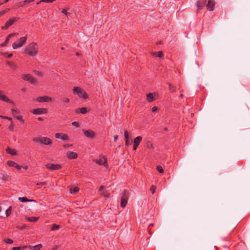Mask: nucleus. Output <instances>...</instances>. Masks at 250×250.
Instances as JSON below:
<instances>
[{
    "instance_id": "1",
    "label": "nucleus",
    "mask_w": 250,
    "mask_h": 250,
    "mask_svg": "<svg viewBox=\"0 0 250 250\" xmlns=\"http://www.w3.org/2000/svg\"><path fill=\"white\" fill-rule=\"evenodd\" d=\"M38 52V45L37 43L31 42L28 44L24 49V53L30 56H35Z\"/></svg>"
},
{
    "instance_id": "2",
    "label": "nucleus",
    "mask_w": 250,
    "mask_h": 250,
    "mask_svg": "<svg viewBox=\"0 0 250 250\" xmlns=\"http://www.w3.org/2000/svg\"><path fill=\"white\" fill-rule=\"evenodd\" d=\"M73 94L77 95L80 98L86 99L87 98V94L86 92L80 87H75L73 89Z\"/></svg>"
},
{
    "instance_id": "3",
    "label": "nucleus",
    "mask_w": 250,
    "mask_h": 250,
    "mask_svg": "<svg viewBox=\"0 0 250 250\" xmlns=\"http://www.w3.org/2000/svg\"><path fill=\"white\" fill-rule=\"evenodd\" d=\"M27 35H26L25 37L20 38L18 42H15L13 43V48L16 49L22 47L25 43L27 41Z\"/></svg>"
},
{
    "instance_id": "4",
    "label": "nucleus",
    "mask_w": 250,
    "mask_h": 250,
    "mask_svg": "<svg viewBox=\"0 0 250 250\" xmlns=\"http://www.w3.org/2000/svg\"><path fill=\"white\" fill-rule=\"evenodd\" d=\"M45 167L46 168L50 171H54L59 169H61L62 168V166L60 164H55L52 163H47L45 164Z\"/></svg>"
},
{
    "instance_id": "5",
    "label": "nucleus",
    "mask_w": 250,
    "mask_h": 250,
    "mask_svg": "<svg viewBox=\"0 0 250 250\" xmlns=\"http://www.w3.org/2000/svg\"><path fill=\"white\" fill-rule=\"evenodd\" d=\"M19 20V18L18 17H14L11 19H10L8 21H7L4 26L1 27V29L2 30H6L10 26L12 25L15 21H18Z\"/></svg>"
},
{
    "instance_id": "6",
    "label": "nucleus",
    "mask_w": 250,
    "mask_h": 250,
    "mask_svg": "<svg viewBox=\"0 0 250 250\" xmlns=\"http://www.w3.org/2000/svg\"><path fill=\"white\" fill-rule=\"evenodd\" d=\"M99 192L100 194L102 195L105 199H107L110 197V194L109 192V190L103 186H101L100 187Z\"/></svg>"
},
{
    "instance_id": "7",
    "label": "nucleus",
    "mask_w": 250,
    "mask_h": 250,
    "mask_svg": "<svg viewBox=\"0 0 250 250\" xmlns=\"http://www.w3.org/2000/svg\"><path fill=\"white\" fill-rule=\"evenodd\" d=\"M94 161L99 165H103L105 167H108L107 159L104 156L101 157L99 159H95L94 160Z\"/></svg>"
},
{
    "instance_id": "8",
    "label": "nucleus",
    "mask_w": 250,
    "mask_h": 250,
    "mask_svg": "<svg viewBox=\"0 0 250 250\" xmlns=\"http://www.w3.org/2000/svg\"><path fill=\"white\" fill-rule=\"evenodd\" d=\"M22 79L28 81L31 84H35L36 83V80L30 74H24L22 76Z\"/></svg>"
},
{
    "instance_id": "9",
    "label": "nucleus",
    "mask_w": 250,
    "mask_h": 250,
    "mask_svg": "<svg viewBox=\"0 0 250 250\" xmlns=\"http://www.w3.org/2000/svg\"><path fill=\"white\" fill-rule=\"evenodd\" d=\"M48 112L47 109L44 108H39L33 109L31 112L35 115H40L42 114H46Z\"/></svg>"
},
{
    "instance_id": "10",
    "label": "nucleus",
    "mask_w": 250,
    "mask_h": 250,
    "mask_svg": "<svg viewBox=\"0 0 250 250\" xmlns=\"http://www.w3.org/2000/svg\"><path fill=\"white\" fill-rule=\"evenodd\" d=\"M36 101L39 103L50 102L52 101V98L47 96L38 97L36 99Z\"/></svg>"
},
{
    "instance_id": "11",
    "label": "nucleus",
    "mask_w": 250,
    "mask_h": 250,
    "mask_svg": "<svg viewBox=\"0 0 250 250\" xmlns=\"http://www.w3.org/2000/svg\"><path fill=\"white\" fill-rule=\"evenodd\" d=\"M0 100L9 104H14L13 101L4 95L3 91L0 90Z\"/></svg>"
},
{
    "instance_id": "12",
    "label": "nucleus",
    "mask_w": 250,
    "mask_h": 250,
    "mask_svg": "<svg viewBox=\"0 0 250 250\" xmlns=\"http://www.w3.org/2000/svg\"><path fill=\"white\" fill-rule=\"evenodd\" d=\"M142 140V137L141 136H137L135 138H134L133 140V150H136L137 149V147L140 144Z\"/></svg>"
},
{
    "instance_id": "13",
    "label": "nucleus",
    "mask_w": 250,
    "mask_h": 250,
    "mask_svg": "<svg viewBox=\"0 0 250 250\" xmlns=\"http://www.w3.org/2000/svg\"><path fill=\"white\" fill-rule=\"evenodd\" d=\"M55 137L57 139H60L62 140H68L69 137L66 134L62 133H56L55 134Z\"/></svg>"
},
{
    "instance_id": "14",
    "label": "nucleus",
    "mask_w": 250,
    "mask_h": 250,
    "mask_svg": "<svg viewBox=\"0 0 250 250\" xmlns=\"http://www.w3.org/2000/svg\"><path fill=\"white\" fill-rule=\"evenodd\" d=\"M124 139L126 146H128L131 145V142H130L129 139V133L126 130H124Z\"/></svg>"
},
{
    "instance_id": "15",
    "label": "nucleus",
    "mask_w": 250,
    "mask_h": 250,
    "mask_svg": "<svg viewBox=\"0 0 250 250\" xmlns=\"http://www.w3.org/2000/svg\"><path fill=\"white\" fill-rule=\"evenodd\" d=\"M7 164L9 167H14L18 170H20L22 167L13 161H8Z\"/></svg>"
},
{
    "instance_id": "16",
    "label": "nucleus",
    "mask_w": 250,
    "mask_h": 250,
    "mask_svg": "<svg viewBox=\"0 0 250 250\" xmlns=\"http://www.w3.org/2000/svg\"><path fill=\"white\" fill-rule=\"evenodd\" d=\"M84 135L89 138H93L95 135V132L92 130H83Z\"/></svg>"
},
{
    "instance_id": "17",
    "label": "nucleus",
    "mask_w": 250,
    "mask_h": 250,
    "mask_svg": "<svg viewBox=\"0 0 250 250\" xmlns=\"http://www.w3.org/2000/svg\"><path fill=\"white\" fill-rule=\"evenodd\" d=\"M206 0H198L196 3V5L197 7V10H200L202 9V8L206 4Z\"/></svg>"
},
{
    "instance_id": "18",
    "label": "nucleus",
    "mask_w": 250,
    "mask_h": 250,
    "mask_svg": "<svg viewBox=\"0 0 250 250\" xmlns=\"http://www.w3.org/2000/svg\"><path fill=\"white\" fill-rule=\"evenodd\" d=\"M41 139V144L45 145H50L52 144L51 140L48 137H42Z\"/></svg>"
},
{
    "instance_id": "19",
    "label": "nucleus",
    "mask_w": 250,
    "mask_h": 250,
    "mask_svg": "<svg viewBox=\"0 0 250 250\" xmlns=\"http://www.w3.org/2000/svg\"><path fill=\"white\" fill-rule=\"evenodd\" d=\"M66 155L67 158L70 160L75 159L78 157V154L77 153L73 151H68L66 153Z\"/></svg>"
},
{
    "instance_id": "20",
    "label": "nucleus",
    "mask_w": 250,
    "mask_h": 250,
    "mask_svg": "<svg viewBox=\"0 0 250 250\" xmlns=\"http://www.w3.org/2000/svg\"><path fill=\"white\" fill-rule=\"evenodd\" d=\"M215 5V2L214 0H208V2L207 4V9L209 11H212Z\"/></svg>"
},
{
    "instance_id": "21",
    "label": "nucleus",
    "mask_w": 250,
    "mask_h": 250,
    "mask_svg": "<svg viewBox=\"0 0 250 250\" xmlns=\"http://www.w3.org/2000/svg\"><path fill=\"white\" fill-rule=\"evenodd\" d=\"M129 197V191L127 189H125L122 193L121 200H128Z\"/></svg>"
},
{
    "instance_id": "22",
    "label": "nucleus",
    "mask_w": 250,
    "mask_h": 250,
    "mask_svg": "<svg viewBox=\"0 0 250 250\" xmlns=\"http://www.w3.org/2000/svg\"><path fill=\"white\" fill-rule=\"evenodd\" d=\"M6 152L12 156H15L17 155V150L15 149L11 148L8 147L6 150Z\"/></svg>"
},
{
    "instance_id": "23",
    "label": "nucleus",
    "mask_w": 250,
    "mask_h": 250,
    "mask_svg": "<svg viewBox=\"0 0 250 250\" xmlns=\"http://www.w3.org/2000/svg\"><path fill=\"white\" fill-rule=\"evenodd\" d=\"M87 108L86 107L79 108L76 110L77 113L85 114L87 112Z\"/></svg>"
},
{
    "instance_id": "24",
    "label": "nucleus",
    "mask_w": 250,
    "mask_h": 250,
    "mask_svg": "<svg viewBox=\"0 0 250 250\" xmlns=\"http://www.w3.org/2000/svg\"><path fill=\"white\" fill-rule=\"evenodd\" d=\"M146 100L148 102H152L154 100L153 94L149 93L146 95Z\"/></svg>"
},
{
    "instance_id": "25",
    "label": "nucleus",
    "mask_w": 250,
    "mask_h": 250,
    "mask_svg": "<svg viewBox=\"0 0 250 250\" xmlns=\"http://www.w3.org/2000/svg\"><path fill=\"white\" fill-rule=\"evenodd\" d=\"M79 191V188L77 187H75L70 188V192L71 194H75Z\"/></svg>"
},
{
    "instance_id": "26",
    "label": "nucleus",
    "mask_w": 250,
    "mask_h": 250,
    "mask_svg": "<svg viewBox=\"0 0 250 250\" xmlns=\"http://www.w3.org/2000/svg\"><path fill=\"white\" fill-rule=\"evenodd\" d=\"M19 200L21 202H32L33 201V200L28 199L27 198L24 197H19Z\"/></svg>"
},
{
    "instance_id": "27",
    "label": "nucleus",
    "mask_w": 250,
    "mask_h": 250,
    "mask_svg": "<svg viewBox=\"0 0 250 250\" xmlns=\"http://www.w3.org/2000/svg\"><path fill=\"white\" fill-rule=\"evenodd\" d=\"M26 218L27 221L31 222H37L39 219V218L36 217H26Z\"/></svg>"
},
{
    "instance_id": "28",
    "label": "nucleus",
    "mask_w": 250,
    "mask_h": 250,
    "mask_svg": "<svg viewBox=\"0 0 250 250\" xmlns=\"http://www.w3.org/2000/svg\"><path fill=\"white\" fill-rule=\"evenodd\" d=\"M60 228V226L56 224H53L51 226L52 230H56Z\"/></svg>"
},
{
    "instance_id": "29",
    "label": "nucleus",
    "mask_w": 250,
    "mask_h": 250,
    "mask_svg": "<svg viewBox=\"0 0 250 250\" xmlns=\"http://www.w3.org/2000/svg\"><path fill=\"white\" fill-rule=\"evenodd\" d=\"M42 246L41 244L37 245L30 248L31 250H40L42 248Z\"/></svg>"
},
{
    "instance_id": "30",
    "label": "nucleus",
    "mask_w": 250,
    "mask_h": 250,
    "mask_svg": "<svg viewBox=\"0 0 250 250\" xmlns=\"http://www.w3.org/2000/svg\"><path fill=\"white\" fill-rule=\"evenodd\" d=\"M42 136H39L38 137L34 138L33 139V141L35 143H38L39 142L41 143V140H42Z\"/></svg>"
},
{
    "instance_id": "31",
    "label": "nucleus",
    "mask_w": 250,
    "mask_h": 250,
    "mask_svg": "<svg viewBox=\"0 0 250 250\" xmlns=\"http://www.w3.org/2000/svg\"><path fill=\"white\" fill-rule=\"evenodd\" d=\"M128 200H121V207L123 208H124L125 207L127 203Z\"/></svg>"
},
{
    "instance_id": "32",
    "label": "nucleus",
    "mask_w": 250,
    "mask_h": 250,
    "mask_svg": "<svg viewBox=\"0 0 250 250\" xmlns=\"http://www.w3.org/2000/svg\"><path fill=\"white\" fill-rule=\"evenodd\" d=\"M12 207L10 206L6 210L5 214L7 217L9 216L11 213Z\"/></svg>"
},
{
    "instance_id": "33",
    "label": "nucleus",
    "mask_w": 250,
    "mask_h": 250,
    "mask_svg": "<svg viewBox=\"0 0 250 250\" xmlns=\"http://www.w3.org/2000/svg\"><path fill=\"white\" fill-rule=\"evenodd\" d=\"M168 88L171 92L174 93L175 92V88L170 83L168 84Z\"/></svg>"
},
{
    "instance_id": "34",
    "label": "nucleus",
    "mask_w": 250,
    "mask_h": 250,
    "mask_svg": "<svg viewBox=\"0 0 250 250\" xmlns=\"http://www.w3.org/2000/svg\"><path fill=\"white\" fill-rule=\"evenodd\" d=\"M156 169L160 173H163L164 172V169L160 165H158L156 167Z\"/></svg>"
},
{
    "instance_id": "35",
    "label": "nucleus",
    "mask_w": 250,
    "mask_h": 250,
    "mask_svg": "<svg viewBox=\"0 0 250 250\" xmlns=\"http://www.w3.org/2000/svg\"><path fill=\"white\" fill-rule=\"evenodd\" d=\"M2 179L4 181H8L10 179V176L7 174H4L2 175Z\"/></svg>"
},
{
    "instance_id": "36",
    "label": "nucleus",
    "mask_w": 250,
    "mask_h": 250,
    "mask_svg": "<svg viewBox=\"0 0 250 250\" xmlns=\"http://www.w3.org/2000/svg\"><path fill=\"white\" fill-rule=\"evenodd\" d=\"M2 55L4 56L5 57H7L8 58H11L13 56V54H8L7 52L2 53Z\"/></svg>"
},
{
    "instance_id": "37",
    "label": "nucleus",
    "mask_w": 250,
    "mask_h": 250,
    "mask_svg": "<svg viewBox=\"0 0 250 250\" xmlns=\"http://www.w3.org/2000/svg\"><path fill=\"white\" fill-rule=\"evenodd\" d=\"M11 111L13 115H14L15 114H18L20 113V111L16 108H12Z\"/></svg>"
},
{
    "instance_id": "38",
    "label": "nucleus",
    "mask_w": 250,
    "mask_h": 250,
    "mask_svg": "<svg viewBox=\"0 0 250 250\" xmlns=\"http://www.w3.org/2000/svg\"><path fill=\"white\" fill-rule=\"evenodd\" d=\"M154 54H155L156 56L159 58H161L163 55V52L162 51H159L158 52L154 53Z\"/></svg>"
},
{
    "instance_id": "39",
    "label": "nucleus",
    "mask_w": 250,
    "mask_h": 250,
    "mask_svg": "<svg viewBox=\"0 0 250 250\" xmlns=\"http://www.w3.org/2000/svg\"><path fill=\"white\" fill-rule=\"evenodd\" d=\"M62 101L64 103H68L70 102V99L66 97H63L62 99Z\"/></svg>"
},
{
    "instance_id": "40",
    "label": "nucleus",
    "mask_w": 250,
    "mask_h": 250,
    "mask_svg": "<svg viewBox=\"0 0 250 250\" xmlns=\"http://www.w3.org/2000/svg\"><path fill=\"white\" fill-rule=\"evenodd\" d=\"M55 0H41L40 2H38L37 4H39L40 3L42 2H47V3H51L55 1Z\"/></svg>"
},
{
    "instance_id": "41",
    "label": "nucleus",
    "mask_w": 250,
    "mask_h": 250,
    "mask_svg": "<svg viewBox=\"0 0 250 250\" xmlns=\"http://www.w3.org/2000/svg\"><path fill=\"white\" fill-rule=\"evenodd\" d=\"M4 242L5 243L7 244H12L13 243V241L10 238H8L7 239L4 240Z\"/></svg>"
},
{
    "instance_id": "42",
    "label": "nucleus",
    "mask_w": 250,
    "mask_h": 250,
    "mask_svg": "<svg viewBox=\"0 0 250 250\" xmlns=\"http://www.w3.org/2000/svg\"><path fill=\"white\" fill-rule=\"evenodd\" d=\"M62 13L64 14L67 17H68L70 15V13L67 12V11L65 9H62Z\"/></svg>"
},
{
    "instance_id": "43",
    "label": "nucleus",
    "mask_w": 250,
    "mask_h": 250,
    "mask_svg": "<svg viewBox=\"0 0 250 250\" xmlns=\"http://www.w3.org/2000/svg\"><path fill=\"white\" fill-rule=\"evenodd\" d=\"M156 187L155 186H152L150 188V190L151 191L152 194H154L156 191Z\"/></svg>"
},
{
    "instance_id": "44",
    "label": "nucleus",
    "mask_w": 250,
    "mask_h": 250,
    "mask_svg": "<svg viewBox=\"0 0 250 250\" xmlns=\"http://www.w3.org/2000/svg\"><path fill=\"white\" fill-rule=\"evenodd\" d=\"M10 10L9 8H7L5 10H3L1 11H0V16H1L2 15H4L5 13H6L7 11H8Z\"/></svg>"
},
{
    "instance_id": "45",
    "label": "nucleus",
    "mask_w": 250,
    "mask_h": 250,
    "mask_svg": "<svg viewBox=\"0 0 250 250\" xmlns=\"http://www.w3.org/2000/svg\"><path fill=\"white\" fill-rule=\"evenodd\" d=\"M10 39V38H9V37H8V36H7V38H6V40H5V41L4 43L3 44H2L1 45V46H6V45H7V44L8 43V42H9V39Z\"/></svg>"
},
{
    "instance_id": "46",
    "label": "nucleus",
    "mask_w": 250,
    "mask_h": 250,
    "mask_svg": "<svg viewBox=\"0 0 250 250\" xmlns=\"http://www.w3.org/2000/svg\"><path fill=\"white\" fill-rule=\"evenodd\" d=\"M158 110V108L157 106H154L153 107H152L151 108V111L153 112V113H155L157 110Z\"/></svg>"
},
{
    "instance_id": "47",
    "label": "nucleus",
    "mask_w": 250,
    "mask_h": 250,
    "mask_svg": "<svg viewBox=\"0 0 250 250\" xmlns=\"http://www.w3.org/2000/svg\"><path fill=\"white\" fill-rule=\"evenodd\" d=\"M0 118H2V119H7V120H10V121L12 120V118L11 117H8V116H3V115H0Z\"/></svg>"
},
{
    "instance_id": "48",
    "label": "nucleus",
    "mask_w": 250,
    "mask_h": 250,
    "mask_svg": "<svg viewBox=\"0 0 250 250\" xmlns=\"http://www.w3.org/2000/svg\"><path fill=\"white\" fill-rule=\"evenodd\" d=\"M18 35H19L18 33H13L9 34L8 36L9 37V38H12L13 37L18 36Z\"/></svg>"
},
{
    "instance_id": "49",
    "label": "nucleus",
    "mask_w": 250,
    "mask_h": 250,
    "mask_svg": "<svg viewBox=\"0 0 250 250\" xmlns=\"http://www.w3.org/2000/svg\"><path fill=\"white\" fill-rule=\"evenodd\" d=\"M15 118L19 120H20L22 123H23L24 122V120H22V117L21 116H15Z\"/></svg>"
},
{
    "instance_id": "50",
    "label": "nucleus",
    "mask_w": 250,
    "mask_h": 250,
    "mask_svg": "<svg viewBox=\"0 0 250 250\" xmlns=\"http://www.w3.org/2000/svg\"><path fill=\"white\" fill-rule=\"evenodd\" d=\"M46 184V183L45 182H39L37 183V185L40 186H42L43 185H45Z\"/></svg>"
},
{
    "instance_id": "51",
    "label": "nucleus",
    "mask_w": 250,
    "mask_h": 250,
    "mask_svg": "<svg viewBox=\"0 0 250 250\" xmlns=\"http://www.w3.org/2000/svg\"><path fill=\"white\" fill-rule=\"evenodd\" d=\"M72 125L74 126H76L77 127H79V124L77 122H74L72 123Z\"/></svg>"
},
{
    "instance_id": "52",
    "label": "nucleus",
    "mask_w": 250,
    "mask_h": 250,
    "mask_svg": "<svg viewBox=\"0 0 250 250\" xmlns=\"http://www.w3.org/2000/svg\"><path fill=\"white\" fill-rule=\"evenodd\" d=\"M21 249H24V248L21 247H13L12 250H21Z\"/></svg>"
},
{
    "instance_id": "53",
    "label": "nucleus",
    "mask_w": 250,
    "mask_h": 250,
    "mask_svg": "<svg viewBox=\"0 0 250 250\" xmlns=\"http://www.w3.org/2000/svg\"><path fill=\"white\" fill-rule=\"evenodd\" d=\"M63 146L64 148H67V147H69L70 146H72V145L69 144H65L63 145Z\"/></svg>"
},
{
    "instance_id": "54",
    "label": "nucleus",
    "mask_w": 250,
    "mask_h": 250,
    "mask_svg": "<svg viewBox=\"0 0 250 250\" xmlns=\"http://www.w3.org/2000/svg\"><path fill=\"white\" fill-rule=\"evenodd\" d=\"M35 0H24L23 1V2L24 3H31V2H32L33 1H34Z\"/></svg>"
},
{
    "instance_id": "55",
    "label": "nucleus",
    "mask_w": 250,
    "mask_h": 250,
    "mask_svg": "<svg viewBox=\"0 0 250 250\" xmlns=\"http://www.w3.org/2000/svg\"><path fill=\"white\" fill-rule=\"evenodd\" d=\"M9 129L10 130H13V129H14V125L13 124H11V125H9Z\"/></svg>"
},
{
    "instance_id": "56",
    "label": "nucleus",
    "mask_w": 250,
    "mask_h": 250,
    "mask_svg": "<svg viewBox=\"0 0 250 250\" xmlns=\"http://www.w3.org/2000/svg\"><path fill=\"white\" fill-rule=\"evenodd\" d=\"M147 148H152V144L151 143H148L147 144Z\"/></svg>"
},
{
    "instance_id": "57",
    "label": "nucleus",
    "mask_w": 250,
    "mask_h": 250,
    "mask_svg": "<svg viewBox=\"0 0 250 250\" xmlns=\"http://www.w3.org/2000/svg\"><path fill=\"white\" fill-rule=\"evenodd\" d=\"M6 64L8 66H12L13 65V63L11 62H9V61H8L7 62H6Z\"/></svg>"
},
{
    "instance_id": "58",
    "label": "nucleus",
    "mask_w": 250,
    "mask_h": 250,
    "mask_svg": "<svg viewBox=\"0 0 250 250\" xmlns=\"http://www.w3.org/2000/svg\"><path fill=\"white\" fill-rule=\"evenodd\" d=\"M118 135H115L114 136V141L116 142L117 139H118Z\"/></svg>"
},
{
    "instance_id": "59",
    "label": "nucleus",
    "mask_w": 250,
    "mask_h": 250,
    "mask_svg": "<svg viewBox=\"0 0 250 250\" xmlns=\"http://www.w3.org/2000/svg\"><path fill=\"white\" fill-rule=\"evenodd\" d=\"M26 4V3H24L23 1L20 2V6H23L24 4Z\"/></svg>"
},
{
    "instance_id": "60",
    "label": "nucleus",
    "mask_w": 250,
    "mask_h": 250,
    "mask_svg": "<svg viewBox=\"0 0 250 250\" xmlns=\"http://www.w3.org/2000/svg\"><path fill=\"white\" fill-rule=\"evenodd\" d=\"M23 167L25 170H27V169H28V166H24V167Z\"/></svg>"
},
{
    "instance_id": "61",
    "label": "nucleus",
    "mask_w": 250,
    "mask_h": 250,
    "mask_svg": "<svg viewBox=\"0 0 250 250\" xmlns=\"http://www.w3.org/2000/svg\"><path fill=\"white\" fill-rule=\"evenodd\" d=\"M36 74L37 75H39V76H40V75H41V72H39V71H37V72L36 73Z\"/></svg>"
},
{
    "instance_id": "62",
    "label": "nucleus",
    "mask_w": 250,
    "mask_h": 250,
    "mask_svg": "<svg viewBox=\"0 0 250 250\" xmlns=\"http://www.w3.org/2000/svg\"><path fill=\"white\" fill-rule=\"evenodd\" d=\"M38 120L39 121H42V117H39V118H38Z\"/></svg>"
},
{
    "instance_id": "63",
    "label": "nucleus",
    "mask_w": 250,
    "mask_h": 250,
    "mask_svg": "<svg viewBox=\"0 0 250 250\" xmlns=\"http://www.w3.org/2000/svg\"><path fill=\"white\" fill-rule=\"evenodd\" d=\"M9 1V0H5L3 2H2L3 3H7L8 1Z\"/></svg>"
},
{
    "instance_id": "64",
    "label": "nucleus",
    "mask_w": 250,
    "mask_h": 250,
    "mask_svg": "<svg viewBox=\"0 0 250 250\" xmlns=\"http://www.w3.org/2000/svg\"><path fill=\"white\" fill-rule=\"evenodd\" d=\"M57 248V247H54V248H53V250H56Z\"/></svg>"
}]
</instances>
